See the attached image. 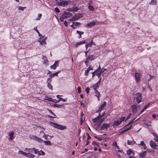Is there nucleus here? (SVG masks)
I'll list each match as a JSON object with an SVG mask.
<instances>
[{"label": "nucleus", "instance_id": "nucleus-58", "mask_svg": "<svg viewBox=\"0 0 158 158\" xmlns=\"http://www.w3.org/2000/svg\"><path fill=\"white\" fill-rule=\"evenodd\" d=\"M149 83V82H148V88H149V89L151 91V92H152V88L151 87V86H150V85H148Z\"/></svg>", "mask_w": 158, "mask_h": 158}, {"label": "nucleus", "instance_id": "nucleus-5", "mask_svg": "<svg viewBox=\"0 0 158 158\" xmlns=\"http://www.w3.org/2000/svg\"><path fill=\"white\" fill-rule=\"evenodd\" d=\"M110 127V124L104 123L100 127V130H107Z\"/></svg>", "mask_w": 158, "mask_h": 158}, {"label": "nucleus", "instance_id": "nucleus-62", "mask_svg": "<svg viewBox=\"0 0 158 158\" xmlns=\"http://www.w3.org/2000/svg\"><path fill=\"white\" fill-rule=\"evenodd\" d=\"M89 62V60L87 61V59H86V60L85 61V63L87 66H88Z\"/></svg>", "mask_w": 158, "mask_h": 158}, {"label": "nucleus", "instance_id": "nucleus-6", "mask_svg": "<svg viewBox=\"0 0 158 158\" xmlns=\"http://www.w3.org/2000/svg\"><path fill=\"white\" fill-rule=\"evenodd\" d=\"M134 77L136 82L139 83L140 82L141 80V75L140 73L137 72L135 73Z\"/></svg>", "mask_w": 158, "mask_h": 158}, {"label": "nucleus", "instance_id": "nucleus-32", "mask_svg": "<svg viewBox=\"0 0 158 158\" xmlns=\"http://www.w3.org/2000/svg\"><path fill=\"white\" fill-rule=\"evenodd\" d=\"M45 143V145H52L50 141H43Z\"/></svg>", "mask_w": 158, "mask_h": 158}, {"label": "nucleus", "instance_id": "nucleus-30", "mask_svg": "<svg viewBox=\"0 0 158 158\" xmlns=\"http://www.w3.org/2000/svg\"><path fill=\"white\" fill-rule=\"evenodd\" d=\"M72 12L73 11H77L79 10V8L77 7H72Z\"/></svg>", "mask_w": 158, "mask_h": 158}, {"label": "nucleus", "instance_id": "nucleus-19", "mask_svg": "<svg viewBox=\"0 0 158 158\" xmlns=\"http://www.w3.org/2000/svg\"><path fill=\"white\" fill-rule=\"evenodd\" d=\"M96 24V23L94 21H92L91 22L88 23L87 24V26L89 27H91Z\"/></svg>", "mask_w": 158, "mask_h": 158}, {"label": "nucleus", "instance_id": "nucleus-33", "mask_svg": "<svg viewBox=\"0 0 158 158\" xmlns=\"http://www.w3.org/2000/svg\"><path fill=\"white\" fill-rule=\"evenodd\" d=\"M157 4L156 0H152L149 4L152 5H156Z\"/></svg>", "mask_w": 158, "mask_h": 158}, {"label": "nucleus", "instance_id": "nucleus-18", "mask_svg": "<svg viewBox=\"0 0 158 158\" xmlns=\"http://www.w3.org/2000/svg\"><path fill=\"white\" fill-rule=\"evenodd\" d=\"M58 66V64H57V63L56 61L55 62L54 64L52 65H51L50 66V68L51 69H55Z\"/></svg>", "mask_w": 158, "mask_h": 158}, {"label": "nucleus", "instance_id": "nucleus-51", "mask_svg": "<svg viewBox=\"0 0 158 158\" xmlns=\"http://www.w3.org/2000/svg\"><path fill=\"white\" fill-rule=\"evenodd\" d=\"M48 87L49 89L52 90V86L51 84L50 83L48 84Z\"/></svg>", "mask_w": 158, "mask_h": 158}, {"label": "nucleus", "instance_id": "nucleus-52", "mask_svg": "<svg viewBox=\"0 0 158 158\" xmlns=\"http://www.w3.org/2000/svg\"><path fill=\"white\" fill-rule=\"evenodd\" d=\"M54 10L55 12L57 13H59L60 12V10L57 7H56L55 8Z\"/></svg>", "mask_w": 158, "mask_h": 158}, {"label": "nucleus", "instance_id": "nucleus-20", "mask_svg": "<svg viewBox=\"0 0 158 158\" xmlns=\"http://www.w3.org/2000/svg\"><path fill=\"white\" fill-rule=\"evenodd\" d=\"M86 43V42L85 40L82 41H81L79 42H78L77 43L75 46V47L76 48H77L78 46L80 45L81 44H84Z\"/></svg>", "mask_w": 158, "mask_h": 158}, {"label": "nucleus", "instance_id": "nucleus-54", "mask_svg": "<svg viewBox=\"0 0 158 158\" xmlns=\"http://www.w3.org/2000/svg\"><path fill=\"white\" fill-rule=\"evenodd\" d=\"M90 90V89L89 87H87L85 89V91L86 92V93L87 94H88L89 92V91Z\"/></svg>", "mask_w": 158, "mask_h": 158}, {"label": "nucleus", "instance_id": "nucleus-21", "mask_svg": "<svg viewBox=\"0 0 158 158\" xmlns=\"http://www.w3.org/2000/svg\"><path fill=\"white\" fill-rule=\"evenodd\" d=\"M99 84L98 83H96L95 84L93 85L92 86V87L94 90H96L99 87Z\"/></svg>", "mask_w": 158, "mask_h": 158}, {"label": "nucleus", "instance_id": "nucleus-14", "mask_svg": "<svg viewBox=\"0 0 158 158\" xmlns=\"http://www.w3.org/2000/svg\"><path fill=\"white\" fill-rule=\"evenodd\" d=\"M121 124L119 120H117L114 121L112 125V126L114 128L119 125Z\"/></svg>", "mask_w": 158, "mask_h": 158}, {"label": "nucleus", "instance_id": "nucleus-26", "mask_svg": "<svg viewBox=\"0 0 158 158\" xmlns=\"http://www.w3.org/2000/svg\"><path fill=\"white\" fill-rule=\"evenodd\" d=\"M14 135V132L13 131H11L10 132L9 136H10V140H12V139H13Z\"/></svg>", "mask_w": 158, "mask_h": 158}, {"label": "nucleus", "instance_id": "nucleus-61", "mask_svg": "<svg viewBox=\"0 0 158 158\" xmlns=\"http://www.w3.org/2000/svg\"><path fill=\"white\" fill-rule=\"evenodd\" d=\"M42 16V14H39L38 15V17L37 19V20H39L41 18V17Z\"/></svg>", "mask_w": 158, "mask_h": 158}, {"label": "nucleus", "instance_id": "nucleus-49", "mask_svg": "<svg viewBox=\"0 0 158 158\" xmlns=\"http://www.w3.org/2000/svg\"><path fill=\"white\" fill-rule=\"evenodd\" d=\"M132 152V151L130 149L127 150V153L128 155H130Z\"/></svg>", "mask_w": 158, "mask_h": 158}, {"label": "nucleus", "instance_id": "nucleus-46", "mask_svg": "<svg viewBox=\"0 0 158 158\" xmlns=\"http://www.w3.org/2000/svg\"><path fill=\"white\" fill-rule=\"evenodd\" d=\"M40 151H39V150L38 149H35V148H34V153L35 154H38L40 153Z\"/></svg>", "mask_w": 158, "mask_h": 158}, {"label": "nucleus", "instance_id": "nucleus-41", "mask_svg": "<svg viewBox=\"0 0 158 158\" xmlns=\"http://www.w3.org/2000/svg\"><path fill=\"white\" fill-rule=\"evenodd\" d=\"M52 115L53 116H50L49 115H47V116L48 117L50 118H56V114H55L53 113V114Z\"/></svg>", "mask_w": 158, "mask_h": 158}, {"label": "nucleus", "instance_id": "nucleus-59", "mask_svg": "<svg viewBox=\"0 0 158 158\" xmlns=\"http://www.w3.org/2000/svg\"><path fill=\"white\" fill-rule=\"evenodd\" d=\"M99 113V114L98 115V116L97 117L98 119H100L102 117V116L101 115V112H98Z\"/></svg>", "mask_w": 158, "mask_h": 158}, {"label": "nucleus", "instance_id": "nucleus-31", "mask_svg": "<svg viewBox=\"0 0 158 158\" xmlns=\"http://www.w3.org/2000/svg\"><path fill=\"white\" fill-rule=\"evenodd\" d=\"M77 33L79 35V36L78 37L79 39L81 38V35L84 34V32L83 31H80L78 30L77 31Z\"/></svg>", "mask_w": 158, "mask_h": 158}, {"label": "nucleus", "instance_id": "nucleus-23", "mask_svg": "<svg viewBox=\"0 0 158 158\" xmlns=\"http://www.w3.org/2000/svg\"><path fill=\"white\" fill-rule=\"evenodd\" d=\"M43 138H44V139H51L52 137L47 134H45L43 136Z\"/></svg>", "mask_w": 158, "mask_h": 158}, {"label": "nucleus", "instance_id": "nucleus-17", "mask_svg": "<svg viewBox=\"0 0 158 158\" xmlns=\"http://www.w3.org/2000/svg\"><path fill=\"white\" fill-rule=\"evenodd\" d=\"M60 73V71H58L57 72H56L55 73H50L49 75V77L51 78H53L54 76H58V74L59 73Z\"/></svg>", "mask_w": 158, "mask_h": 158}, {"label": "nucleus", "instance_id": "nucleus-7", "mask_svg": "<svg viewBox=\"0 0 158 158\" xmlns=\"http://www.w3.org/2000/svg\"><path fill=\"white\" fill-rule=\"evenodd\" d=\"M107 103L106 102H104L103 104H102L98 111L96 112V113L98 112H101L102 110H103L104 109V108L105 106L106 105Z\"/></svg>", "mask_w": 158, "mask_h": 158}, {"label": "nucleus", "instance_id": "nucleus-55", "mask_svg": "<svg viewBox=\"0 0 158 158\" xmlns=\"http://www.w3.org/2000/svg\"><path fill=\"white\" fill-rule=\"evenodd\" d=\"M98 120H99V119H98L97 117H96L94 118L92 121H93L94 123H96V122H97Z\"/></svg>", "mask_w": 158, "mask_h": 158}, {"label": "nucleus", "instance_id": "nucleus-11", "mask_svg": "<svg viewBox=\"0 0 158 158\" xmlns=\"http://www.w3.org/2000/svg\"><path fill=\"white\" fill-rule=\"evenodd\" d=\"M106 70V69L103 68L96 74V75L98 77V78H100L101 77V74Z\"/></svg>", "mask_w": 158, "mask_h": 158}, {"label": "nucleus", "instance_id": "nucleus-50", "mask_svg": "<svg viewBox=\"0 0 158 158\" xmlns=\"http://www.w3.org/2000/svg\"><path fill=\"white\" fill-rule=\"evenodd\" d=\"M19 152H22V155H23L27 157V153L23 151H20Z\"/></svg>", "mask_w": 158, "mask_h": 158}, {"label": "nucleus", "instance_id": "nucleus-64", "mask_svg": "<svg viewBox=\"0 0 158 158\" xmlns=\"http://www.w3.org/2000/svg\"><path fill=\"white\" fill-rule=\"evenodd\" d=\"M86 44H87L89 47H91L92 45V44L90 42L87 43Z\"/></svg>", "mask_w": 158, "mask_h": 158}, {"label": "nucleus", "instance_id": "nucleus-15", "mask_svg": "<svg viewBox=\"0 0 158 158\" xmlns=\"http://www.w3.org/2000/svg\"><path fill=\"white\" fill-rule=\"evenodd\" d=\"M95 56L94 55H90L89 56L86 58L87 61L89 60H89H92L94 59Z\"/></svg>", "mask_w": 158, "mask_h": 158}, {"label": "nucleus", "instance_id": "nucleus-60", "mask_svg": "<svg viewBox=\"0 0 158 158\" xmlns=\"http://www.w3.org/2000/svg\"><path fill=\"white\" fill-rule=\"evenodd\" d=\"M150 103L148 104L147 105H146V106H145L143 108V109H144L145 110L148 107V106H149V105H150Z\"/></svg>", "mask_w": 158, "mask_h": 158}, {"label": "nucleus", "instance_id": "nucleus-63", "mask_svg": "<svg viewBox=\"0 0 158 158\" xmlns=\"http://www.w3.org/2000/svg\"><path fill=\"white\" fill-rule=\"evenodd\" d=\"M98 78L99 79V80L97 83L99 85H100L101 81L102 78H101V77H100Z\"/></svg>", "mask_w": 158, "mask_h": 158}, {"label": "nucleus", "instance_id": "nucleus-36", "mask_svg": "<svg viewBox=\"0 0 158 158\" xmlns=\"http://www.w3.org/2000/svg\"><path fill=\"white\" fill-rule=\"evenodd\" d=\"M112 145L113 146L116 147V148L118 149H119L120 148L117 145V143L116 142L113 143Z\"/></svg>", "mask_w": 158, "mask_h": 158}, {"label": "nucleus", "instance_id": "nucleus-53", "mask_svg": "<svg viewBox=\"0 0 158 158\" xmlns=\"http://www.w3.org/2000/svg\"><path fill=\"white\" fill-rule=\"evenodd\" d=\"M73 23L74 24V25L76 26H78L80 24H81L80 23L78 22H76L75 23L73 22Z\"/></svg>", "mask_w": 158, "mask_h": 158}, {"label": "nucleus", "instance_id": "nucleus-57", "mask_svg": "<svg viewBox=\"0 0 158 158\" xmlns=\"http://www.w3.org/2000/svg\"><path fill=\"white\" fill-rule=\"evenodd\" d=\"M60 101V100H56L55 99H53L52 101V102H53L55 103H57Z\"/></svg>", "mask_w": 158, "mask_h": 158}, {"label": "nucleus", "instance_id": "nucleus-2", "mask_svg": "<svg viewBox=\"0 0 158 158\" xmlns=\"http://www.w3.org/2000/svg\"><path fill=\"white\" fill-rule=\"evenodd\" d=\"M72 15V14L70 13L64 11V13L61 15V16L60 17V20L61 22H63L64 21V19L70 17Z\"/></svg>", "mask_w": 158, "mask_h": 158}, {"label": "nucleus", "instance_id": "nucleus-3", "mask_svg": "<svg viewBox=\"0 0 158 158\" xmlns=\"http://www.w3.org/2000/svg\"><path fill=\"white\" fill-rule=\"evenodd\" d=\"M135 98L138 103H139L143 101V98L142 97V94L141 93H137L135 94Z\"/></svg>", "mask_w": 158, "mask_h": 158}, {"label": "nucleus", "instance_id": "nucleus-47", "mask_svg": "<svg viewBox=\"0 0 158 158\" xmlns=\"http://www.w3.org/2000/svg\"><path fill=\"white\" fill-rule=\"evenodd\" d=\"M52 81V79L51 78H48L47 81V82L48 84L50 83V82Z\"/></svg>", "mask_w": 158, "mask_h": 158}, {"label": "nucleus", "instance_id": "nucleus-28", "mask_svg": "<svg viewBox=\"0 0 158 158\" xmlns=\"http://www.w3.org/2000/svg\"><path fill=\"white\" fill-rule=\"evenodd\" d=\"M34 148H26L25 150H27V151H28L29 152L33 153V152H34Z\"/></svg>", "mask_w": 158, "mask_h": 158}, {"label": "nucleus", "instance_id": "nucleus-37", "mask_svg": "<svg viewBox=\"0 0 158 158\" xmlns=\"http://www.w3.org/2000/svg\"><path fill=\"white\" fill-rule=\"evenodd\" d=\"M88 8L89 10L91 11H94V8L92 6L89 5L88 6Z\"/></svg>", "mask_w": 158, "mask_h": 158}, {"label": "nucleus", "instance_id": "nucleus-38", "mask_svg": "<svg viewBox=\"0 0 158 158\" xmlns=\"http://www.w3.org/2000/svg\"><path fill=\"white\" fill-rule=\"evenodd\" d=\"M40 153H38L39 155L44 156L45 155V153L42 150L40 151Z\"/></svg>", "mask_w": 158, "mask_h": 158}, {"label": "nucleus", "instance_id": "nucleus-42", "mask_svg": "<svg viewBox=\"0 0 158 158\" xmlns=\"http://www.w3.org/2000/svg\"><path fill=\"white\" fill-rule=\"evenodd\" d=\"M73 18V19H75L74 20H73V21H76L79 18L77 16V15H74V16H73L72 17Z\"/></svg>", "mask_w": 158, "mask_h": 158}, {"label": "nucleus", "instance_id": "nucleus-10", "mask_svg": "<svg viewBox=\"0 0 158 158\" xmlns=\"http://www.w3.org/2000/svg\"><path fill=\"white\" fill-rule=\"evenodd\" d=\"M147 154V152L146 151H142L139 154L140 158H144Z\"/></svg>", "mask_w": 158, "mask_h": 158}, {"label": "nucleus", "instance_id": "nucleus-45", "mask_svg": "<svg viewBox=\"0 0 158 158\" xmlns=\"http://www.w3.org/2000/svg\"><path fill=\"white\" fill-rule=\"evenodd\" d=\"M125 116L122 117L120 118V121H119L121 123L122 122H123L125 120Z\"/></svg>", "mask_w": 158, "mask_h": 158}, {"label": "nucleus", "instance_id": "nucleus-4", "mask_svg": "<svg viewBox=\"0 0 158 158\" xmlns=\"http://www.w3.org/2000/svg\"><path fill=\"white\" fill-rule=\"evenodd\" d=\"M69 2L66 1H64L61 2L57 1L56 2V4L57 6H66L68 5Z\"/></svg>", "mask_w": 158, "mask_h": 158}, {"label": "nucleus", "instance_id": "nucleus-35", "mask_svg": "<svg viewBox=\"0 0 158 158\" xmlns=\"http://www.w3.org/2000/svg\"><path fill=\"white\" fill-rule=\"evenodd\" d=\"M135 118L133 119L132 120H131L130 122H129L128 123H127L126 126V127L128 126L131 124H132L134 122V120Z\"/></svg>", "mask_w": 158, "mask_h": 158}, {"label": "nucleus", "instance_id": "nucleus-1", "mask_svg": "<svg viewBox=\"0 0 158 158\" xmlns=\"http://www.w3.org/2000/svg\"><path fill=\"white\" fill-rule=\"evenodd\" d=\"M49 124L50 125H51L55 128H56L61 130L66 129L67 128L66 126L57 124L56 123H52L50 121L49 122Z\"/></svg>", "mask_w": 158, "mask_h": 158}, {"label": "nucleus", "instance_id": "nucleus-12", "mask_svg": "<svg viewBox=\"0 0 158 158\" xmlns=\"http://www.w3.org/2000/svg\"><path fill=\"white\" fill-rule=\"evenodd\" d=\"M43 38H44L43 39L41 40L40 39H39V42H40V44H46V42H45V40L47 39V37H44V36H43Z\"/></svg>", "mask_w": 158, "mask_h": 158}, {"label": "nucleus", "instance_id": "nucleus-9", "mask_svg": "<svg viewBox=\"0 0 158 158\" xmlns=\"http://www.w3.org/2000/svg\"><path fill=\"white\" fill-rule=\"evenodd\" d=\"M150 145L152 148L155 149H156V147L158 146L156 143L152 140L150 141Z\"/></svg>", "mask_w": 158, "mask_h": 158}, {"label": "nucleus", "instance_id": "nucleus-16", "mask_svg": "<svg viewBox=\"0 0 158 158\" xmlns=\"http://www.w3.org/2000/svg\"><path fill=\"white\" fill-rule=\"evenodd\" d=\"M138 145H141L142 146L143 148L144 149H146L147 148L146 145L144 141H141L140 143L139 144H138Z\"/></svg>", "mask_w": 158, "mask_h": 158}, {"label": "nucleus", "instance_id": "nucleus-8", "mask_svg": "<svg viewBox=\"0 0 158 158\" xmlns=\"http://www.w3.org/2000/svg\"><path fill=\"white\" fill-rule=\"evenodd\" d=\"M32 138L39 143H41L42 142L44 141L41 138L38 137L35 135H32Z\"/></svg>", "mask_w": 158, "mask_h": 158}, {"label": "nucleus", "instance_id": "nucleus-29", "mask_svg": "<svg viewBox=\"0 0 158 158\" xmlns=\"http://www.w3.org/2000/svg\"><path fill=\"white\" fill-rule=\"evenodd\" d=\"M104 121V118H101H101L100 119V120L97 123V124H98V127H100V126L101 125V123Z\"/></svg>", "mask_w": 158, "mask_h": 158}, {"label": "nucleus", "instance_id": "nucleus-13", "mask_svg": "<svg viewBox=\"0 0 158 158\" xmlns=\"http://www.w3.org/2000/svg\"><path fill=\"white\" fill-rule=\"evenodd\" d=\"M132 110L133 113L135 114L137 112V106L135 104L132 106Z\"/></svg>", "mask_w": 158, "mask_h": 158}, {"label": "nucleus", "instance_id": "nucleus-44", "mask_svg": "<svg viewBox=\"0 0 158 158\" xmlns=\"http://www.w3.org/2000/svg\"><path fill=\"white\" fill-rule=\"evenodd\" d=\"M132 127V125H131L129 127H128V128H127L124 129L123 130H124V132H126L127 131L130 130L131 128Z\"/></svg>", "mask_w": 158, "mask_h": 158}, {"label": "nucleus", "instance_id": "nucleus-22", "mask_svg": "<svg viewBox=\"0 0 158 158\" xmlns=\"http://www.w3.org/2000/svg\"><path fill=\"white\" fill-rule=\"evenodd\" d=\"M152 134L154 137V139L156 142H158V136L155 133H152Z\"/></svg>", "mask_w": 158, "mask_h": 158}, {"label": "nucleus", "instance_id": "nucleus-34", "mask_svg": "<svg viewBox=\"0 0 158 158\" xmlns=\"http://www.w3.org/2000/svg\"><path fill=\"white\" fill-rule=\"evenodd\" d=\"M92 144L94 146L95 145L98 147H99V144L98 143H97L95 140H94L93 141L92 143Z\"/></svg>", "mask_w": 158, "mask_h": 158}, {"label": "nucleus", "instance_id": "nucleus-43", "mask_svg": "<svg viewBox=\"0 0 158 158\" xmlns=\"http://www.w3.org/2000/svg\"><path fill=\"white\" fill-rule=\"evenodd\" d=\"M132 127V125H131L129 127H128V128H127L124 129L123 130H124V132H126L127 131L130 130L131 128Z\"/></svg>", "mask_w": 158, "mask_h": 158}, {"label": "nucleus", "instance_id": "nucleus-56", "mask_svg": "<svg viewBox=\"0 0 158 158\" xmlns=\"http://www.w3.org/2000/svg\"><path fill=\"white\" fill-rule=\"evenodd\" d=\"M77 92L80 93L81 92V89L80 86H78L77 88Z\"/></svg>", "mask_w": 158, "mask_h": 158}, {"label": "nucleus", "instance_id": "nucleus-39", "mask_svg": "<svg viewBox=\"0 0 158 158\" xmlns=\"http://www.w3.org/2000/svg\"><path fill=\"white\" fill-rule=\"evenodd\" d=\"M62 105H58L57 104H54L53 105V106L55 107H58V108H60L62 106Z\"/></svg>", "mask_w": 158, "mask_h": 158}, {"label": "nucleus", "instance_id": "nucleus-25", "mask_svg": "<svg viewBox=\"0 0 158 158\" xmlns=\"http://www.w3.org/2000/svg\"><path fill=\"white\" fill-rule=\"evenodd\" d=\"M84 115V114H83V112H82L81 113V123H80L81 125L83 123L84 121L85 120V117H84V119L83 118V117Z\"/></svg>", "mask_w": 158, "mask_h": 158}, {"label": "nucleus", "instance_id": "nucleus-40", "mask_svg": "<svg viewBox=\"0 0 158 158\" xmlns=\"http://www.w3.org/2000/svg\"><path fill=\"white\" fill-rule=\"evenodd\" d=\"M95 92V96H100V93L97 90H94Z\"/></svg>", "mask_w": 158, "mask_h": 158}, {"label": "nucleus", "instance_id": "nucleus-24", "mask_svg": "<svg viewBox=\"0 0 158 158\" xmlns=\"http://www.w3.org/2000/svg\"><path fill=\"white\" fill-rule=\"evenodd\" d=\"M135 141L133 140L130 141V140H128L127 141V143L128 145H132L135 144Z\"/></svg>", "mask_w": 158, "mask_h": 158}, {"label": "nucleus", "instance_id": "nucleus-27", "mask_svg": "<svg viewBox=\"0 0 158 158\" xmlns=\"http://www.w3.org/2000/svg\"><path fill=\"white\" fill-rule=\"evenodd\" d=\"M35 155L32 154L30 152L27 153V157H29L31 158H33L35 157Z\"/></svg>", "mask_w": 158, "mask_h": 158}, {"label": "nucleus", "instance_id": "nucleus-48", "mask_svg": "<svg viewBox=\"0 0 158 158\" xmlns=\"http://www.w3.org/2000/svg\"><path fill=\"white\" fill-rule=\"evenodd\" d=\"M89 70L88 69H87V70H85V75L86 76H88V74L89 73Z\"/></svg>", "mask_w": 158, "mask_h": 158}]
</instances>
